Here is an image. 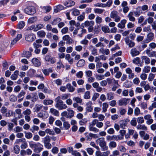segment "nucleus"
<instances>
[{
  "label": "nucleus",
  "instance_id": "nucleus-1",
  "mask_svg": "<svg viewBox=\"0 0 156 156\" xmlns=\"http://www.w3.org/2000/svg\"><path fill=\"white\" fill-rule=\"evenodd\" d=\"M55 100L56 101L55 107L58 110L65 109L67 108V106L66 104H64L63 102L61 100V98L60 96L58 97L55 98Z\"/></svg>",
  "mask_w": 156,
  "mask_h": 156
},
{
  "label": "nucleus",
  "instance_id": "nucleus-44",
  "mask_svg": "<svg viewBox=\"0 0 156 156\" xmlns=\"http://www.w3.org/2000/svg\"><path fill=\"white\" fill-rule=\"evenodd\" d=\"M90 91H87L85 92L83 95V98L85 99H88L90 98Z\"/></svg>",
  "mask_w": 156,
  "mask_h": 156
},
{
  "label": "nucleus",
  "instance_id": "nucleus-12",
  "mask_svg": "<svg viewBox=\"0 0 156 156\" xmlns=\"http://www.w3.org/2000/svg\"><path fill=\"white\" fill-rule=\"evenodd\" d=\"M146 53L150 57H156V51H151L150 49H147L145 51Z\"/></svg>",
  "mask_w": 156,
  "mask_h": 156
},
{
  "label": "nucleus",
  "instance_id": "nucleus-9",
  "mask_svg": "<svg viewBox=\"0 0 156 156\" xmlns=\"http://www.w3.org/2000/svg\"><path fill=\"white\" fill-rule=\"evenodd\" d=\"M45 60L48 62H50L51 64H54L56 62L55 58L51 55H47L44 57Z\"/></svg>",
  "mask_w": 156,
  "mask_h": 156
},
{
  "label": "nucleus",
  "instance_id": "nucleus-14",
  "mask_svg": "<svg viewBox=\"0 0 156 156\" xmlns=\"http://www.w3.org/2000/svg\"><path fill=\"white\" fill-rule=\"evenodd\" d=\"M154 38V34L153 33H149L147 36V39L144 40V42L148 43L152 41Z\"/></svg>",
  "mask_w": 156,
  "mask_h": 156
},
{
  "label": "nucleus",
  "instance_id": "nucleus-2",
  "mask_svg": "<svg viewBox=\"0 0 156 156\" xmlns=\"http://www.w3.org/2000/svg\"><path fill=\"white\" fill-rule=\"evenodd\" d=\"M97 144H99L103 151H107L108 147L106 145V143L103 137H101L97 139L96 141Z\"/></svg>",
  "mask_w": 156,
  "mask_h": 156
},
{
  "label": "nucleus",
  "instance_id": "nucleus-38",
  "mask_svg": "<svg viewBox=\"0 0 156 156\" xmlns=\"http://www.w3.org/2000/svg\"><path fill=\"white\" fill-rule=\"evenodd\" d=\"M20 147L18 145H16L14 146L13 147V151L16 154H19L20 151Z\"/></svg>",
  "mask_w": 156,
  "mask_h": 156
},
{
  "label": "nucleus",
  "instance_id": "nucleus-23",
  "mask_svg": "<svg viewBox=\"0 0 156 156\" xmlns=\"http://www.w3.org/2000/svg\"><path fill=\"white\" fill-rule=\"evenodd\" d=\"M142 12L141 10V8L140 6L136 8V11L133 12L135 16L136 17L139 16Z\"/></svg>",
  "mask_w": 156,
  "mask_h": 156
},
{
  "label": "nucleus",
  "instance_id": "nucleus-10",
  "mask_svg": "<svg viewBox=\"0 0 156 156\" xmlns=\"http://www.w3.org/2000/svg\"><path fill=\"white\" fill-rule=\"evenodd\" d=\"M110 154V151H109L102 152L99 150H98L95 152V155L96 156H108Z\"/></svg>",
  "mask_w": 156,
  "mask_h": 156
},
{
  "label": "nucleus",
  "instance_id": "nucleus-46",
  "mask_svg": "<svg viewBox=\"0 0 156 156\" xmlns=\"http://www.w3.org/2000/svg\"><path fill=\"white\" fill-rule=\"evenodd\" d=\"M88 120L87 119L84 118L81 119L79 121V124L80 125L82 126L85 124L87 123Z\"/></svg>",
  "mask_w": 156,
  "mask_h": 156
},
{
  "label": "nucleus",
  "instance_id": "nucleus-51",
  "mask_svg": "<svg viewBox=\"0 0 156 156\" xmlns=\"http://www.w3.org/2000/svg\"><path fill=\"white\" fill-rule=\"evenodd\" d=\"M102 31L105 33L109 32V29L107 26H103L101 27Z\"/></svg>",
  "mask_w": 156,
  "mask_h": 156
},
{
  "label": "nucleus",
  "instance_id": "nucleus-28",
  "mask_svg": "<svg viewBox=\"0 0 156 156\" xmlns=\"http://www.w3.org/2000/svg\"><path fill=\"white\" fill-rule=\"evenodd\" d=\"M37 18L36 16L30 17L27 20V23L29 24L33 23L37 21Z\"/></svg>",
  "mask_w": 156,
  "mask_h": 156
},
{
  "label": "nucleus",
  "instance_id": "nucleus-17",
  "mask_svg": "<svg viewBox=\"0 0 156 156\" xmlns=\"http://www.w3.org/2000/svg\"><path fill=\"white\" fill-rule=\"evenodd\" d=\"M62 39L66 41V44H72L73 41L71 37L69 35H66L62 37Z\"/></svg>",
  "mask_w": 156,
  "mask_h": 156
},
{
  "label": "nucleus",
  "instance_id": "nucleus-61",
  "mask_svg": "<svg viewBox=\"0 0 156 156\" xmlns=\"http://www.w3.org/2000/svg\"><path fill=\"white\" fill-rule=\"evenodd\" d=\"M57 69H60L61 68H64V66L62 64L61 61H59L57 62Z\"/></svg>",
  "mask_w": 156,
  "mask_h": 156
},
{
  "label": "nucleus",
  "instance_id": "nucleus-22",
  "mask_svg": "<svg viewBox=\"0 0 156 156\" xmlns=\"http://www.w3.org/2000/svg\"><path fill=\"white\" fill-rule=\"evenodd\" d=\"M127 21L125 19H123L121 20L117 25V27L121 29L124 28L125 27V24L126 23Z\"/></svg>",
  "mask_w": 156,
  "mask_h": 156
},
{
  "label": "nucleus",
  "instance_id": "nucleus-40",
  "mask_svg": "<svg viewBox=\"0 0 156 156\" xmlns=\"http://www.w3.org/2000/svg\"><path fill=\"white\" fill-rule=\"evenodd\" d=\"M43 146L40 147H36L34 149V152L37 153H40L43 149Z\"/></svg>",
  "mask_w": 156,
  "mask_h": 156
},
{
  "label": "nucleus",
  "instance_id": "nucleus-16",
  "mask_svg": "<svg viewBox=\"0 0 156 156\" xmlns=\"http://www.w3.org/2000/svg\"><path fill=\"white\" fill-rule=\"evenodd\" d=\"M125 41L126 44L128 45L129 48H132L135 45V43L129 39L128 37H126L125 39Z\"/></svg>",
  "mask_w": 156,
  "mask_h": 156
},
{
  "label": "nucleus",
  "instance_id": "nucleus-50",
  "mask_svg": "<svg viewBox=\"0 0 156 156\" xmlns=\"http://www.w3.org/2000/svg\"><path fill=\"white\" fill-rule=\"evenodd\" d=\"M155 74H154L152 73H150L148 76V80L149 81H152L155 77Z\"/></svg>",
  "mask_w": 156,
  "mask_h": 156
},
{
  "label": "nucleus",
  "instance_id": "nucleus-21",
  "mask_svg": "<svg viewBox=\"0 0 156 156\" xmlns=\"http://www.w3.org/2000/svg\"><path fill=\"white\" fill-rule=\"evenodd\" d=\"M140 53L139 51H138L136 48H132L130 51V54L133 57L138 55Z\"/></svg>",
  "mask_w": 156,
  "mask_h": 156
},
{
  "label": "nucleus",
  "instance_id": "nucleus-26",
  "mask_svg": "<svg viewBox=\"0 0 156 156\" xmlns=\"http://www.w3.org/2000/svg\"><path fill=\"white\" fill-rule=\"evenodd\" d=\"M50 112L53 115L58 116L59 115V112L56 109L53 108H51L50 109Z\"/></svg>",
  "mask_w": 156,
  "mask_h": 156
},
{
  "label": "nucleus",
  "instance_id": "nucleus-58",
  "mask_svg": "<svg viewBox=\"0 0 156 156\" xmlns=\"http://www.w3.org/2000/svg\"><path fill=\"white\" fill-rule=\"evenodd\" d=\"M130 124L132 126H135L136 125L137 122L136 118H133L130 121Z\"/></svg>",
  "mask_w": 156,
  "mask_h": 156
},
{
  "label": "nucleus",
  "instance_id": "nucleus-7",
  "mask_svg": "<svg viewBox=\"0 0 156 156\" xmlns=\"http://www.w3.org/2000/svg\"><path fill=\"white\" fill-rule=\"evenodd\" d=\"M25 38L26 40L27 41L31 42L35 40L36 37L34 34L33 33H31L26 35H25Z\"/></svg>",
  "mask_w": 156,
  "mask_h": 156
},
{
  "label": "nucleus",
  "instance_id": "nucleus-3",
  "mask_svg": "<svg viewBox=\"0 0 156 156\" xmlns=\"http://www.w3.org/2000/svg\"><path fill=\"white\" fill-rule=\"evenodd\" d=\"M74 112L70 108L67 109V111H64L61 113L62 116L65 117L67 118H71L74 116Z\"/></svg>",
  "mask_w": 156,
  "mask_h": 156
},
{
  "label": "nucleus",
  "instance_id": "nucleus-55",
  "mask_svg": "<svg viewBox=\"0 0 156 156\" xmlns=\"http://www.w3.org/2000/svg\"><path fill=\"white\" fill-rule=\"evenodd\" d=\"M116 146V143L115 141H111L109 144V146L110 148H115Z\"/></svg>",
  "mask_w": 156,
  "mask_h": 156
},
{
  "label": "nucleus",
  "instance_id": "nucleus-42",
  "mask_svg": "<svg viewBox=\"0 0 156 156\" xmlns=\"http://www.w3.org/2000/svg\"><path fill=\"white\" fill-rule=\"evenodd\" d=\"M37 35L40 37H44L46 35L45 32L43 30H40L37 33Z\"/></svg>",
  "mask_w": 156,
  "mask_h": 156
},
{
  "label": "nucleus",
  "instance_id": "nucleus-59",
  "mask_svg": "<svg viewBox=\"0 0 156 156\" xmlns=\"http://www.w3.org/2000/svg\"><path fill=\"white\" fill-rule=\"evenodd\" d=\"M39 129V127L36 126L34 125L32 126V127L30 129V131L32 133H34L35 131H37Z\"/></svg>",
  "mask_w": 156,
  "mask_h": 156
},
{
  "label": "nucleus",
  "instance_id": "nucleus-60",
  "mask_svg": "<svg viewBox=\"0 0 156 156\" xmlns=\"http://www.w3.org/2000/svg\"><path fill=\"white\" fill-rule=\"evenodd\" d=\"M76 77L79 79H81L82 78L83 76V73L82 71H80L77 72L76 74Z\"/></svg>",
  "mask_w": 156,
  "mask_h": 156
},
{
  "label": "nucleus",
  "instance_id": "nucleus-18",
  "mask_svg": "<svg viewBox=\"0 0 156 156\" xmlns=\"http://www.w3.org/2000/svg\"><path fill=\"white\" fill-rule=\"evenodd\" d=\"M92 103L91 101H89L86 104V109L88 112H91L93 109L92 107Z\"/></svg>",
  "mask_w": 156,
  "mask_h": 156
},
{
  "label": "nucleus",
  "instance_id": "nucleus-47",
  "mask_svg": "<svg viewBox=\"0 0 156 156\" xmlns=\"http://www.w3.org/2000/svg\"><path fill=\"white\" fill-rule=\"evenodd\" d=\"M9 99L11 101H15L17 100V98L16 95L12 94L9 97Z\"/></svg>",
  "mask_w": 156,
  "mask_h": 156
},
{
  "label": "nucleus",
  "instance_id": "nucleus-57",
  "mask_svg": "<svg viewBox=\"0 0 156 156\" xmlns=\"http://www.w3.org/2000/svg\"><path fill=\"white\" fill-rule=\"evenodd\" d=\"M151 67L150 66H146L143 69V71L144 73H148L150 70Z\"/></svg>",
  "mask_w": 156,
  "mask_h": 156
},
{
  "label": "nucleus",
  "instance_id": "nucleus-35",
  "mask_svg": "<svg viewBox=\"0 0 156 156\" xmlns=\"http://www.w3.org/2000/svg\"><path fill=\"white\" fill-rule=\"evenodd\" d=\"M41 8L43 11L46 13L49 12L51 9V8L50 6H42L41 7Z\"/></svg>",
  "mask_w": 156,
  "mask_h": 156
},
{
  "label": "nucleus",
  "instance_id": "nucleus-34",
  "mask_svg": "<svg viewBox=\"0 0 156 156\" xmlns=\"http://www.w3.org/2000/svg\"><path fill=\"white\" fill-rule=\"evenodd\" d=\"M66 87L69 92H73L75 90V88L72 86L70 83H67Z\"/></svg>",
  "mask_w": 156,
  "mask_h": 156
},
{
  "label": "nucleus",
  "instance_id": "nucleus-27",
  "mask_svg": "<svg viewBox=\"0 0 156 156\" xmlns=\"http://www.w3.org/2000/svg\"><path fill=\"white\" fill-rule=\"evenodd\" d=\"M19 72L18 70H16L14 72V73L12 74L11 77V79L12 80H16L18 78L19 75Z\"/></svg>",
  "mask_w": 156,
  "mask_h": 156
},
{
  "label": "nucleus",
  "instance_id": "nucleus-8",
  "mask_svg": "<svg viewBox=\"0 0 156 156\" xmlns=\"http://www.w3.org/2000/svg\"><path fill=\"white\" fill-rule=\"evenodd\" d=\"M129 99L123 98H121L118 101V104L119 106H126L129 103Z\"/></svg>",
  "mask_w": 156,
  "mask_h": 156
},
{
  "label": "nucleus",
  "instance_id": "nucleus-25",
  "mask_svg": "<svg viewBox=\"0 0 156 156\" xmlns=\"http://www.w3.org/2000/svg\"><path fill=\"white\" fill-rule=\"evenodd\" d=\"M127 124V122L126 120L124 119L120 121V126L121 128L124 129Z\"/></svg>",
  "mask_w": 156,
  "mask_h": 156
},
{
  "label": "nucleus",
  "instance_id": "nucleus-20",
  "mask_svg": "<svg viewBox=\"0 0 156 156\" xmlns=\"http://www.w3.org/2000/svg\"><path fill=\"white\" fill-rule=\"evenodd\" d=\"M32 62L35 66L39 67L41 65V63L39 60L36 58H34L32 60Z\"/></svg>",
  "mask_w": 156,
  "mask_h": 156
},
{
  "label": "nucleus",
  "instance_id": "nucleus-64",
  "mask_svg": "<svg viewBox=\"0 0 156 156\" xmlns=\"http://www.w3.org/2000/svg\"><path fill=\"white\" fill-rule=\"evenodd\" d=\"M153 108H156V102L153 103L148 108V109L150 111L152 110Z\"/></svg>",
  "mask_w": 156,
  "mask_h": 156
},
{
  "label": "nucleus",
  "instance_id": "nucleus-6",
  "mask_svg": "<svg viewBox=\"0 0 156 156\" xmlns=\"http://www.w3.org/2000/svg\"><path fill=\"white\" fill-rule=\"evenodd\" d=\"M111 18L114 19L116 22H119L121 19V17L119 15V13L116 11L114 10L111 12L110 14Z\"/></svg>",
  "mask_w": 156,
  "mask_h": 156
},
{
  "label": "nucleus",
  "instance_id": "nucleus-36",
  "mask_svg": "<svg viewBox=\"0 0 156 156\" xmlns=\"http://www.w3.org/2000/svg\"><path fill=\"white\" fill-rule=\"evenodd\" d=\"M142 60H144L146 64H148L150 63V60L149 58L147 56H143L141 57Z\"/></svg>",
  "mask_w": 156,
  "mask_h": 156
},
{
  "label": "nucleus",
  "instance_id": "nucleus-33",
  "mask_svg": "<svg viewBox=\"0 0 156 156\" xmlns=\"http://www.w3.org/2000/svg\"><path fill=\"white\" fill-rule=\"evenodd\" d=\"M30 147L31 148H35L36 147H40V146H42V145L41 144L39 143H30L29 144Z\"/></svg>",
  "mask_w": 156,
  "mask_h": 156
},
{
  "label": "nucleus",
  "instance_id": "nucleus-54",
  "mask_svg": "<svg viewBox=\"0 0 156 156\" xmlns=\"http://www.w3.org/2000/svg\"><path fill=\"white\" fill-rule=\"evenodd\" d=\"M31 112L30 109H27L23 112V114L25 116L30 115Z\"/></svg>",
  "mask_w": 156,
  "mask_h": 156
},
{
  "label": "nucleus",
  "instance_id": "nucleus-48",
  "mask_svg": "<svg viewBox=\"0 0 156 156\" xmlns=\"http://www.w3.org/2000/svg\"><path fill=\"white\" fill-rule=\"evenodd\" d=\"M61 20L59 18H57L54 19L53 21L51 22V23L52 25H55L56 24L60 22Z\"/></svg>",
  "mask_w": 156,
  "mask_h": 156
},
{
  "label": "nucleus",
  "instance_id": "nucleus-19",
  "mask_svg": "<svg viewBox=\"0 0 156 156\" xmlns=\"http://www.w3.org/2000/svg\"><path fill=\"white\" fill-rule=\"evenodd\" d=\"M134 13L133 12H130L128 14L127 17L128 18L129 21L131 22H135L136 19L133 16Z\"/></svg>",
  "mask_w": 156,
  "mask_h": 156
},
{
  "label": "nucleus",
  "instance_id": "nucleus-5",
  "mask_svg": "<svg viewBox=\"0 0 156 156\" xmlns=\"http://www.w3.org/2000/svg\"><path fill=\"white\" fill-rule=\"evenodd\" d=\"M24 12L28 15H33L36 13V10L34 7L30 6L25 9Z\"/></svg>",
  "mask_w": 156,
  "mask_h": 156
},
{
  "label": "nucleus",
  "instance_id": "nucleus-56",
  "mask_svg": "<svg viewBox=\"0 0 156 156\" xmlns=\"http://www.w3.org/2000/svg\"><path fill=\"white\" fill-rule=\"evenodd\" d=\"M99 41L100 42L104 41V42L106 44H108L109 43V41L105 38V37H100L99 39Z\"/></svg>",
  "mask_w": 156,
  "mask_h": 156
},
{
  "label": "nucleus",
  "instance_id": "nucleus-37",
  "mask_svg": "<svg viewBox=\"0 0 156 156\" xmlns=\"http://www.w3.org/2000/svg\"><path fill=\"white\" fill-rule=\"evenodd\" d=\"M108 107V104L106 102H105L102 104V110L103 112H105L107 111V109Z\"/></svg>",
  "mask_w": 156,
  "mask_h": 156
},
{
  "label": "nucleus",
  "instance_id": "nucleus-45",
  "mask_svg": "<svg viewBox=\"0 0 156 156\" xmlns=\"http://www.w3.org/2000/svg\"><path fill=\"white\" fill-rule=\"evenodd\" d=\"M133 62L136 65L140 64V58L137 57L134 58L133 60Z\"/></svg>",
  "mask_w": 156,
  "mask_h": 156
},
{
  "label": "nucleus",
  "instance_id": "nucleus-15",
  "mask_svg": "<svg viewBox=\"0 0 156 156\" xmlns=\"http://www.w3.org/2000/svg\"><path fill=\"white\" fill-rule=\"evenodd\" d=\"M9 44V41H3L0 44V51H2L5 49L7 48Z\"/></svg>",
  "mask_w": 156,
  "mask_h": 156
},
{
  "label": "nucleus",
  "instance_id": "nucleus-41",
  "mask_svg": "<svg viewBox=\"0 0 156 156\" xmlns=\"http://www.w3.org/2000/svg\"><path fill=\"white\" fill-rule=\"evenodd\" d=\"M25 25V22L23 21H20L17 25V28L19 29H22Z\"/></svg>",
  "mask_w": 156,
  "mask_h": 156
},
{
  "label": "nucleus",
  "instance_id": "nucleus-39",
  "mask_svg": "<svg viewBox=\"0 0 156 156\" xmlns=\"http://www.w3.org/2000/svg\"><path fill=\"white\" fill-rule=\"evenodd\" d=\"M44 27V25L42 24H38L36 25V26H35L34 29V31H37Z\"/></svg>",
  "mask_w": 156,
  "mask_h": 156
},
{
  "label": "nucleus",
  "instance_id": "nucleus-52",
  "mask_svg": "<svg viewBox=\"0 0 156 156\" xmlns=\"http://www.w3.org/2000/svg\"><path fill=\"white\" fill-rule=\"evenodd\" d=\"M7 113L5 115V117H10L12 116L14 114V112L13 111L11 110H7Z\"/></svg>",
  "mask_w": 156,
  "mask_h": 156
},
{
  "label": "nucleus",
  "instance_id": "nucleus-29",
  "mask_svg": "<svg viewBox=\"0 0 156 156\" xmlns=\"http://www.w3.org/2000/svg\"><path fill=\"white\" fill-rule=\"evenodd\" d=\"M75 5V2L72 0H68L65 3L64 5L67 7H70Z\"/></svg>",
  "mask_w": 156,
  "mask_h": 156
},
{
  "label": "nucleus",
  "instance_id": "nucleus-63",
  "mask_svg": "<svg viewBox=\"0 0 156 156\" xmlns=\"http://www.w3.org/2000/svg\"><path fill=\"white\" fill-rule=\"evenodd\" d=\"M63 125L64 128L66 129H68L70 126V124L67 122H65L63 123Z\"/></svg>",
  "mask_w": 156,
  "mask_h": 156
},
{
  "label": "nucleus",
  "instance_id": "nucleus-24",
  "mask_svg": "<svg viewBox=\"0 0 156 156\" xmlns=\"http://www.w3.org/2000/svg\"><path fill=\"white\" fill-rule=\"evenodd\" d=\"M85 61L83 59L80 60L77 63V66L78 67H82L85 65Z\"/></svg>",
  "mask_w": 156,
  "mask_h": 156
},
{
  "label": "nucleus",
  "instance_id": "nucleus-49",
  "mask_svg": "<svg viewBox=\"0 0 156 156\" xmlns=\"http://www.w3.org/2000/svg\"><path fill=\"white\" fill-rule=\"evenodd\" d=\"M23 53L24 57L27 58L30 57L32 55L31 52L28 51H24Z\"/></svg>",
  "mask_w": 156,
  "mask_h": 156
},
{
  "label": "nucleus",
  "instance_id": "nucleus-30",
  "mask_svg": "<svg viewBox=\"0 0 156 156\" xmlns=\"http://www.w3.org/2000/svg\"><path fill=\"white\" fill-rule=\"evenodd\" d=\"M53 103V101L51 99H45L43 101V104L46 105H51Z\"/></svg>",
  "mask_w": 156,
  "mask_h": 156
},
{
  "label": "nucleus",
  "instance_id": "nucleus-31",
  "mask_svg": "<svg viewBox=\"0 0 156 156\" xmlns=\"http://www.w3.org/2000/svg\"><path fill=\"white\" fill-rule=\"evenodd\" d=\"M107 99L108 101L112 100L114 98L113 94L112 92H109L107 93Z\"/></svg>",
  "mask_w": 156,
  "mask_h": 156
},
{
  "label": "nucleus",
  "instance_id": "nucleus-32",
  "mask_svg": "<svg viewBox=\"0 0 156 156\" xmlns=\"http://www.w3.org/2000/svg\"><path fill=\"white\" fill-rule=\"evenodd\" d=\"M137 129L139 130H147V127L143 124H139L137 126Z\"/></svg>",
  "mask_w": 156,
  "mask_h": 156
},
{
  "label": "nucleus",
  "instance_id": "nucleus-4",
  "mask_svg": "<svg viewBox=\"0 0 156 156\" xmlns=\"http://www.w3.org/2000/svg\"><path fill=\"white\" fill-rule=\"evenodd\" d=\"M97 119H94L92 120L91 122L89 123L88 128L90 131L93 132L95 133L99 132V130L97 128L94 127V126L97 123Z\"/></svg>",
  "mask_w": 156,
  "mask_h": 156
},
{
  "label": "nucleus",
  "instance_id": "nucleus-62",
  "mask_svg": "<svg viewBox=\"0 0 156 156\" xmlns=\"http://www.w3.org/2000/svg\"><path fill=\"white\" fill-rule=\"evenodd\" d=\"M102 22V18L99 16H97L95 18V22L97 24H100Z\"/></svg>",
  "mask_w": 156,
  "mask_h": 156
},
{
  "label": "nucleus",
  "instance_id": "nucleus-13",
  "mask_svg": "<svg viewBox=\"0 0 156 156\" xmlns=\"http://www.w3.org/2000/svg\"><path fill=\"white\" fill-rule=\"evenodd\" d=\"M94 22L93 21H89L88 20H87L81 24V26L83 27V28L84 27H89L91 25H94Z\"/></svg>",
  "mask_w": 156,
  "mask_h": 156
},
{
  "label": "nucleus",
  "instance_id": "nucleus-43",
  "mask_svg": "<svg viewBox=\"0 0 156 156\" xmlns=\"http://www.w3.org/2000/svg\"><path fill=\"white\" fill-rule=\"evenodd\" d=\"M73 100L75 101L76 103L81 104L82 102V100L78 97H74L73 98Z\"/></svg>",
  "mask_w": 156,
  "mask_h": 156
},
{
  "label": "nucleus",
  "instance_id": "nucleus-53",
  "mask_svg": "<svg viewBox=\"0 0 156 156\" xmlns=\"http://www.w3.org/2000/svg\"><path fill=\"white\" fill-rule=\"evenodd\" d=\"M28 147L27 143L26 140L23 142L20 145L21 148L22 149H24Z\"/></svg>",
  "mask_w": 156,
  "mask_h": 156
},
{
  "label": "nucleus",
  "instance_id": "nucleus-11",
  "mask_svg": "<svg viewBox=\"0 0 156 156\" xmlns=\"http://www.w3.org/2000/svg\"><path fill=\"white\" fill-rule=\"evenodd\" d=\"M81 31V34H79L78 35L80 37H82V34L83 33H85L86 32L87 30L86 29H84L83 28H78L77 29L73 31V33L74 34L76 35L78 33H80V31Z\"/></svg>",
  "mask_w": 156,
  "mask_h": 156
}]
</instances>
